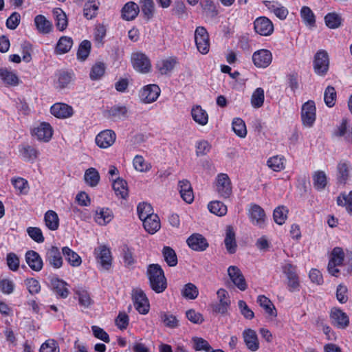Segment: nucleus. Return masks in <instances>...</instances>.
<instances>
[{"instance_id": "58", "label": "nucleus", "mask_w": 352, "mask_h": 352, "mask_svg": "<svg viewBox=\"0 0 352 352\" xmlns=\"http://www.w3.org/2000/svg\"><path fill=\"white\" fill-rule=\"evenodd\" d=\"M284 161L283 157L273 156L267 160V166L274 171H280L285 168Z\"/></svg>"}, {"instance_id": "39", "label": "nucleus", "mask_w": 352, "mask_h": 352, "mask_svg": "<svg viewBox=\"0 0 352 352\" xmlns=\"http://www.w3.org/2000/svg\"><path fill=\"white\" fill-rule=\"evenodd\" d=\"M99 2L96 0H89L85 3L83 14L87 19H92L97 14Z\"/></svg>"}, {"instance_id": "47", "label": "nucleus", "mask_w": 352, "mask_h": 352, "mask_svg": "<svg viewBox=\"0 0 352 352\" xmlns=\"http://www.w3.org/2000/svg\"><path fill=\"white\" fill-rule=\"evenodd\" d=\"M192 347L197 351H204L206 352H209L212 350V346L210 345L209 342L200 337H193L192 338Z\"/></svg>"}, {"instance_id": "49", "label": "nucleus", "mask_w": 352, "mask_h": 352, "mask_svg": "<svg viewBox=\"0 0 352 352\" xmlns=\"http://www.w3.org/2000/svg\"><path fill=\"white\" fill-rule=\"evenodd\" d=\"M141 10L144 17L149 20L153 16L155 4L153 0H140Z\"/></svg>"}, {"instance_id": "11", "label": "nucleus", "mask_w": 352, "mask_h": 352, "mask_svg": "<svg viewBox=\"0 0 352 352\" xmlns=\"http://www.w3.org/2000/svg\"><path fill=\"white\" fill-rule=\"evenodd\" d=\"M254 30L256 33L262 36H269L274 31L272 21L265 16H260L254 22Z\"/></svg>"}, {"instance_id": "15", "label": "nucleus", "mask_w": 352, "mask_h": 352, "mask_svg": "<svg viewBox=\"0 0 352 352\" xmlns=\"http://www.w3.org/2000/svg\"><path fill=\"white\" fill-rule=\"evenodd\" d=\"M116 135L112 130H104L101 131L96 137V144L102 148L111 146L116 141Z\"/></svg>"}, {"instance_id": "8", "label": "nucleus", "mask_w": 352, "mask_h": 352, "mask_svg": "<svg viewBox=\"0 0 352 352\" xmlns=\"http://www.w3.org/2000/svg\"><path fill=\"white\" fill-rule=\"evenodd\" d=\"M344 258V253L341 248L336 247L333 249L327 267L328 271L331 275L338 276L340 270L336 267L342 265Z\"/></svg>"}, {"instance_id": "61", "label": "nucleus", "mask_w": 352, "mask_h": 352, "mask_svg": "<svg viewBox=\"0 0 352 352\" xmlns=\"http://www.w3.org/2000/svg\"><path fill=\"white\" fill-rule=\"evenodd\" d=\"M336 99V91L333 87L328 86L324 94V100L327 106L332 107L335 104Z\"/></svg>"}, {"instance_id": "60", "label": "nucleus", "mask_w": 352, "mask_h": 352, "mask_svg": "<svg viewBox=\"0 0 352 352\" xmlns=\"http://www.w3.org/2000/svg\"><path fill=\"white\" fill-rule=\"evenodd\" d=\"M105 65L102 63H96L94 65L90 72V78L93 80L100 79L104 74Z\"/></svg>"}, {"instance_id": "34", "label": "nucleus", "mask_w": 352, "mask_h": 352, "mask_svg": "<svg viewBox=\"0 0 352 352\" xmlns=\"http://www.w3.org/2000/svg\"><path fill=\"white\" fill-rule=\"evenodd\" d=\"M51 285L54 292L63 298H65L69 295V290L67 288V284L58 278H52Z\"/></svg>"}, {"instance_id": "46", "label": "nucleus", "mask_w": 352, "mask_h": 352, "mask_svg": "<svg viewBox=\"0 0 352 352\" xmlns=\"http://www.w3.org/2000/svg\"><path fill=\"white\" fill-rule=\"evenodd\" d=\"M265 100L264 90L258 87L255 89L251 97V104L254 108L258 109L263 105Z\"/></svg>"}, {"instance_id": "5", "label": "nucleus", "mask_w": 352, "mask_h": 352, "mask_svg": "<svg viewBox=\"0 0 352 352\" xmlns=\"http://www.w3.org/2000/svg\"><path fill=\"white\" fill-rule=\"evenodd\" d=\"M195 41L199 52L206 54L209 52V35L204 27L199 26L195 32Z\"/></svg>"}, {"instance_id": "36", "label": "nucleus", "mask_w": 352, "mask_h": 352, "mask_svg": "<svg viewBox=\"0 0 352 352\" xmlns=\"http://www.w3.org/2000/svg\"><path fill=\"white\" fill-rule=\"evenodd\" d=\"M257 302L263 307L265 312L271 317L275 318L277 316L276 308L272 301L265 296H258Z\"/></svg>"}, {"instance_id": "33", "label": "nucleus", "mask_w": 352, "mask_h": 352, "mask_svg": "<svg viewBox=\"0 0 352 352\" xmlns=\"http://www.w3.org/2000/svg\"><path fill=\"white\" fill-rule=\"evenodd\" d=\"M127 109L124 106L115 105L106 111V116L113 120H120L126 118Z\"/></svg>"}, {"instance_id": "28", "label": "nucleus", "mask_w": 352, "mask_h": 352, "mask_svg": "<svg viewBox=\"0 0 352 352\" xmlns=\"http://www.w3.org/2000/svg\"><path fill=\"white\" fill-rule=\"evenodd\" d=\"M142 221L144 229L150 234H155L161 227L160 218L156 214L147 217Z\"/></svg>"}, {"instance_id": "52", "label": "nucleus", "mask_w": 352, "mask_h": 352, "mask_svg": "<svg viewBox=\"0 0 352 352\" xmlns=\"http://www.w3.org/2000/svg\"><path fill=\"white\" fill-rule=\"evenodd\" d=\"M288 214V210L284 206H280L275 208L273 213V217L274 221L278 225H283Z\"/></svg>"}, {"instance_id": "51", "label": "nucleus", "mask_w": 352, "mask_h": 352, "mask_svg": "<svg viewBox=\"0 0 352 352\" xmlns=\"http://www.w3.org/2000/svg\"><path fill=\"white\" fill-rule=\"evenodd\" d=\"M162 253L164 260L169 266L174 267L177 264V257L173 248L168 246H165L163 248Z\"/></svg>"}, {"instance_id": "64", "label": "nucleus", "mask_w": 352, "mask_h": 352, "mask_svg": "<svg viewBox=\"0 0 352 352\" xmlns=\"http://www.w3.org/2000/svg\"><path fill=\"white\" fill-rule=\"evenodd\" d=\"M39 352H59L58 344L54 339L47 340L42 344Z\"/></svg>"}, {"instance_id": "44", "label": "nucleus", "mask_w": 352, "mask_h": 352, "mask_svg": "<svg viewBox=\"0 0 352 352\" xmlns=\"http://www.w3.org/2000/svg\"><path fill=\"white\" fill-rule=\"evenodd\" d=\"M85 182L91 187L96 186L100 181V175L94 168H88L84 175Z\"/></svg>"}, {"instance_id": "24", "label": "nucleus", "mask_w": 352, "mask_h": 352, "mask_svg": "<svg viewBox=\"0 0 352 352\" xmlns=\"http://www.w3.org/2000/svg\"><path fill=\"white\" fill-rule=\"evenodd\" d=\"M25 261L29 267L34 271L39 272L43 267V260L38 253L29 250L25 254Z\"/></svg>"}, {"instance_id": "56", "label": "nucleus", "mask_w": 352, "mask_h": 352, "mask_svg": "<svg viewBox=\"0 0 352 352\" xmlns=\"http://www.w3.org/2000/svg\"><path fill=\"white\" fill-rule=\"evenodd\" d=\"M139 218L143 221L147 217L155 214L151 204L147 203L139 204L137 208Z\"/></svg>"}, {"instance_id": "45", "label": "nucleus", "mask_w": 352, "mask_h": 352, "mask_svg": "<svg viewBox=\"0 0 352 352\" xmlns=\"http://www.w3.org/2000/svg\"><path fill=\"white\" fill-rule=\"evenodd\" d=\"M208 208L210 212L219 217L224 216L227 213V206L220 201H210Z\"/></svg>"}, {"instance_id": "30", "label": "nucleus", "mask_w": 352, "mask_h": 352, "mask_svg": "<svg viewBox=\"0 0 352 352\" xmlns=\"http://www.w3.org/2000/svg\"><path fill=\"white\" fill-rule=\"evenodd\" d=\"M62 254L65 256V260L72 267H79L82 263L81 257L72 249L68 247L62 248Z\"/></svg>"}, {"instance_id": "17", "label": "nucleus", "mask_w": 352, "mask_h": 352, "mask_svg": "<svg viewBox=\"0 0 352 352\" xmlns=\"http://www.w3.org/2000/svg\"><path fill=\"white\" fill-rule=\"evenodd\" d=\"M250 218L252 223L261 228L265 226L266 215L264 210L258 205H253L250 210Z\"/></svg>"}, {"instance_id": "54", "label": "nucleus", "mask_w": 352, "mask_h": 352, "mask_svg": "<svg viewBox=\"0 0 352 352\" xmlns=\"http://www.w3.org/2000/svg\"><path fill=\"white\" fill-rule=\"evenodd\" d=\"M300 16L307 25L314 27L316 23L315 15L307 6H303L300 10Z\"/></svg>"}, {"instance_id": "37", "label": "nucleus", "mask_w": 352, "mask_h": 352, "mask_svg": "<svg viewBox=\"0 0 352 352\" xmlns=\"http://www.w3.org/2000/svg\"><path fill=\"white\" fill-rule=\"evenodd\" d=\"M44 220L46 226L51 230H56L59 226V218L56 212L48 210L45 212Z\"/></svg>"}, {"instance_id": "3", "label": "nucleus", "mask_w": 352, "mask_h": 352, "mask_svg": "<svg viewBox=\"0 0 352 352\" xmlns=\"http://www.w3.org/2000/svg\"><path fill=\"white\" fill-rule=\"evenodd\" d=\"M131 296L136 310L141 314H146L150 305L144 292L140 288H135L132 290Z\"/></svg>"}, {"instance_id": "55", "label": "nucleus", "mask_w": 352, "mask_h": 352, "mask_svg": "<svg viewBox=\"0 0 352 352\" xmlns=\"http://www.w3.org/2000/svg\"><path fill=\"white\" fill-rule=\"evenodd\" d=\"M338 206H345L349 213H352V190L349 194L342 193L337 197Z\"/></svg>"}, {"instance_id": "59", "label": "nucleus", "mask_w": 352, "mask_h": 352, "mask_svg": "<svg viewBox=\"0 0 352 352\" xmlns=\"http://www.w3.org/2000/svg\"><path fill=\"white\" fill-rule=\"evenodd\" d=\"M182 293L186 298L193 300L197 297L199 291L195 285L189 283L184 285Z\"/></svg>"}, {"instance_id": "57", "label": "nucleus", "mask_w": 352, "mask_h": 352, "mask_svg": "<svg viewBox=\"0 0 352 352\" xmlns=\"http://www.w3.org/2000/svg\"><path fill=\"white\" fill-rule=\"evenodd\" d=\"M91 44L88 40H84L79 45L77 56L81 60H85L89 56L91 51Z\"/></svg>"}, {"instance_id": "14", "label": "nucleus", "mask_w": 352, "mask_h": 352, "mask_svg": "<svg viewBox=\"0 0 352 352\" xmlns=\"http://www.w3.org/2000/svg\"><path fill=\"white\" fill-rule=\"evenodd\" d=\"M51 113L57 118L65 119L70 118L74 114L72 107L65 103L57 102L50 108Z\"/></svg>"}, {"instance_id": "26", "label": "nucleus", "mask_w": 352, "mask_h": 352, "mask_svg": "<svg viewBox=\"0 0 352 352\" xmlns=\"http://www.w3.org/2000/svg\"><path fill=\"white\" fill-rule=\"evenodd\" d=\"M224 243L227 251L230 254L235 253L237 245L235 239V233L233 228L231 226H228L226 227Z\"/></svg>"}, {"instance_id": "63", "label": "nucleus", "mask_w": 352, "mask_h": 352, "mask_svg": "<svg viewBox=\"0 0 352 352\" xmlns=\"http://www.w3.org/2000/svg\"><path fill=\"white\" fill-rule=\"evenodd\" d=\"M176 63L174 58L164 60L157 65V67L161 74H166L174 68Z\"/></svg>"}, {"instance_id": "13", "label": "nucleus", "mask_w": 352, "mask_h": 352, "mask_svg": "<svg viewBox=\"0 0 352 352\" xmlns=\"http://www.w3.org/2000/svg\"><path fill=\"white\" fill-rule=\"evenodd\" d=\"M272 55L267 50H260L252 55V60L257 67L265 68L272 63Z\"/></svg>"}, {"instance_id": "31", "label": "nucleus", "mask_w": 352, "mask_h": 352, "mask_svg": "<svg viewBox=\"0 0 352 352\" xmlns=\"http://www.w3.org/2000/svg\"><path fill=\"white\" fill-rule=\"evenodd\" d=\"M139 6L134 2H129L122 9V18L126 21L134 19L139 13Z\"/></svg>"}, {"instance_id": "40", "label": "nucleus", "mask_w": 352, "mask_h": 352, "mask_svg": "<svg viewBox=\"0 0 352 352\" xmlns=\"http://www.w3.org/2000/svg\"><path fill=\"white\" fill-rule=\"evenodd\" d=\"M313 184L316 190H323L327 184V178L325 173L322 170L316 171L313 175Z\"/></svg>"}, {"instance_id": "19", "label": "nucleus", "mask_w": 352, "mask_h": 352, "mask_svg": "<svg viewBox=\"0 0 352 352\" xmlns=\"http://www.w3.org/2000/svg\"><path fill=\"white\" fill-rule=\"evenodd\" d=\"M45 260L56 269L61 267L63 263L61 252L56 246H52L47 250Z\"/></svg>"}, {"instance_id": "48", "label": "nucleus", "mask_w": 352, "mask_h": 352, "mask_svg": "<svg viewBox=\"0 0 352 352\" xmlns=\"http://www.w3.org/2000/svg\"><path fill=\"white\" fill-rule=\"evenodd\" d=\"M232 129L234 133L240 138H245L247 135L246 126L245 122L241 118H234L232 121Z\"/></svg>"}, {"instance_id": "23", "label": "nucleus", "mask_w": 352, "mask_h": 352, "mask_svg": "<svg viewBox=\"0 0 352 352\" xmlns=\"http://www.w3.org/2000/svg\"><path fill=\"white\" fill-rule=\"evenodd\" d=\"M332 323L340 329L346 328L349 323L348 316L339 309H333L331 312Z\"/></svg>"}, {"instance_id": "12", "label": "nucleus", "mask_w": 352, "mask_h": 352, "mask_svg": "<svg viewBox=\"0 0 352 352\" xmlns=\"http://www.w3.org/2000/svg\"><path fill=\"white\" fill-rule=\"evenodd\" d=\"M186 243L192 250L197 252L206 250L209 245L206 239L198 233L190 235L187 239Z\"/></svg>"}, {"instance_id": "32", "label": "nucleus", "mask_w": 352, "mask_h": 352, "mask_svg": "<svg viewBox=\"0 0 352 352\" xmlns=\"http://www.w3.org/2000/svg\"><path fill=\"white\" fill-rule=\"evenodd\" d=\"M112 186L118 197L126 199L128 197L129 191L125 180L119 177L113 181Z\"/></svg>"}, {"instance_id": "27", "label": "nucleus", "mask_w": 352, "mask_h": 352, "mask_svg": "<svg viewBox=\"0 0 352 352\" xmlns=\"http://www.w3.org/2000/svg\"><path fill=\"white\" fill-rule=\"evenodd\" d=\"M34 24L39 33L47 34L52 30V23L42 14H38L34 18Z\"/></svg>"}, {"instance_id": "41", "label": "nucleus", "mask_w": 352, "mask_h": 352, "mask_svg": "<svg viewBox=\"0 0 352 352\" xmlns=\"http://www.w3.org/2000/svg\"><path fill=\"white\" fill-rule=\"evenodd\" d=\"M72 45L73 40L71 37L61 36L57 43L56 52L59 54L67 53L70 50Z\"/></svg>"}, {"instance_id": "9", "label": "nucleus", "mask_w": 352, "mask_h": 352, "mask_svg": "<svg viewBox=\"0 0 352 352\" xmlns=\"http://www.w3.org/2000/svg\"><path fill=\"white\" fill-rule=\"evenodd\" d=\"M351 175V164L346 160H341L336 166L337 183L340 185H345Z\"/></svg>"}, {"instance_id": "53", "label": "nucleus", "mask_w": 352, "mask_h": 352, "mask_svg": "<svg viewBox=\"0 0 352 352\" xmlns=\"http://www.w3.org/2000/svg\"><path fill=\"white\" fill-rule=\"evenodd\" d=\"M160 318L164 325L168 328L174 329L179 325V321L176 316L172 314L162 311L160 313Z\"/></svg>"}, {"instance_id": "1", "label": "nucleus", "mask_w": 352, "mask_h": 352, "mask_svg": "<svg viewBox=\"0 0 352 352\" xmlns=\"http://www.w3.org/2000/svg\"><path fill=\"white\" fill-rule=\"evenodd\" d=\"M146 275L151 288L156 293H162L167 287L166 278L161 266L158 264H150Z\"/></svg>"}, {"instance_id": "7", "label": "nucleus", "mask_w": 352, "mask_h": 352, "mask_svg": "<svg viewBox=\"0 0 352 352\" xmlns=\"http://www.w3.org/2000/svg\"><path fill=\"white\" fill-rule=\"evenodd\" d=\"M131 62L133 68L140 73L146 74L151 70V61L148 57L142 52L133 53L131 55Z\"/></svg>"}, {"instance_id": "50", "label": "nucleus", "mask_w": 352, "mask_h": 352, "mask_svg": "<svg viewBox=\"0 0 352 352\" xmlns=\"http://www.w3.org/2000/svg\"><path fill=\"white\" fill-rule=\"evenodd\" d=\"M326 25L331 29H336L340 26L342 19L336 12H331L324 16Z\"/></svg>"}, {"instance_id": "2", "label": "nucleus", "mask_w": 352, "mask_h": 352, "mask_svg": "<svg viewBox=\"0 0 352 352\" xmlns=\"http://www.w3.org/2000/svg\"><path fill=\"white\" fill-rule=\"evenodd\" d=\"M214 188L220 198L226 199L232 194V186L229 176L226 173H219L217 175Z\"/></svg>"}, {"instance_id": "10", "label": "nucleus", "mask_w": 352, "mask_h": 352, "mask_svg": "<svg viewBox=\"0 0 352 352\" xmlns=\"http://www.w3.org/2000/svg\"><path fill=\"white\" fill-rule=\"evenodd\" d=\"M228 274L233 284L239 289L245 291L248 288L245 277L238 267L230 266L228 269Z\"/></svg>"}, {"instance_id": "35", "label": "nucleus", "mask_w": 352, "mask_h": 352, "mask_svg": "<svg viewBox=\"0 0 352 352\" xmlns=\"http://www.w3.org/2000/svg\"><path fill=\"white\" fill-rule=\"evenodd\" d=\"M113 218V213L109 208H100L96 210L94 217L96 222L101 226H104L109 223Z\"/></svg>"}, {"instance_id": "43", "label": "nucleus", "mask_w": 352, "mask_h": 352, "mask_svg": "<svg viewBox=\"0 0 352 352\" xmlns=\"http://www.w3.org/2000/svg\"><path fill=\"white\" fill-rule=\"evenodd\" d=\"M56 20V25L60 31L66 29L68 22L65 13L60 8H55L53 11Z\"/></svg>"}, {"instance_id": "22", "label": "nucleus", "mask_w": 352, "mask_h": 352, "mask_svg": "<svg viewBox=\"0 0 352 352\" xmlns=\"http://www.w3.org/2000/svg\"><path fill=\"white\" fill-rule=\"evenodd\" d=\"M243 338L248 349L252 351H256L259 348V342L256 333L252 329H245Z\"/></svg>"}, {"instance_id": "42", "label": "nucleus", "mask_w": 352, "mask_h": 352, "mask_svg": "<svg viewBox=\"0 0 352 352\" xmlns=\"http://www.w3.org/2000/svg\"><path fill=\"white\" fill-rule=\"evenodd\" d=\"M19 151L26 160L33 161L36 160L38 155V151L29 144H23L20 146Z\"/></svg>"}, {"instance_id": "21", "label": "nucleus", "mask_w": 352, "mask_h": 352, "mask_svg": "<svg viewBox=\"0 0 352 352\" xmlns=\"http://www.w3.org/2000/svg\"><path fill=\"white\" fill-rule=\"evenodd\" d=\"M95 254L98 262L105 269H109L111 265V254L110 250L105 245H102L95 250Z\"/></svg>"}, {"instance_id": "18", "label": "nucleus", "mask_w": 352, "mask_h": 352, "mask_svg": "<svg viewBox=\"0 0 352 352\" xmlns=\"http://www.w3.org/2000/svg\"><path fill=\"white\" fill-rule=\"evenodd\" d=\"M160 94V89L157 85H148L140 91V98L145 103H151L157 99Z\"/></svg>"}, {"instance_id": "38", "label": "nucleus", "mask_w": 352, "mask_h": 352, "mask_svg": "<svg viewBox=\"0 0 352 352\" xmlns=\"http://www.w3.org/2000/svg\"><path fill=\"white\" fill-rule=\"evenodd\" d=\"M0 78L4 83L10 86H16L19 82V78L16 74L5 68L0 69Z\"/></svg>"}, {"instance_id": "20", "label": "nucleus", "mask_w": 352, "mask_h": 352, "mask_svg": "<svg viewBox=\"0 0 352 352\" xmlns=\"http://www.w3.org/2000/svg\"><path fill=\"white\" fill-rule=\"evenodd\" d=\"M33 135H35L38 140L43 142H49L53 135V129L47 122H42L33 130Z\"/></svg>"}, {"instance_id": "4", "label": "nucleus", "mask_w": 352, "mask_h": 352, "mask_svg": "<svg viewBox=\"0 0 352 352\" xmlns=\"http://www.w3.org/2000/svg\"><path fill=\"white\" fill-rule=\"evenodd\" d=\"M316 109L313 100H308L304 103L301 108V119L304 126L311 127L316 118Z\"/></svg>"}, {"instance_id": "29", "label": "nucleus", "mask_w": 352, "mask_h": 352, "mask_svg": "<svg viewBox=\"0 0 352 352\" xmlns=\"http://www.w3.org/2000/svg\"><path fill=\"white\" fill-rule=\"evenodd\" d=\"M191 115L194 121L201 126H205L208 122V113L199 105L192 107Z\"/></svg>"}, {"instance_id": "6", "label": "nucleus", "mask_w": 352, "mask_h": 352, "mask_svg": "<svg viewBox=\"0 0 352 352\" xmlns=\"http://www.w3.org/2000/svg\"><path fill=\"white\" fill-rule=\"evenodd\" d=\"M329 55L325 50H319L314 56V69L315 72L320 76H324L329 69Z\"/></svg>"}, {"instance_id": "16", "label": "nucleus", "mask_w": 352, "mask_h": 352, "mask_svg": "<svg viewBox=\"0 0 352 352\" xmlns=\"http://www.w3.org/2000/svg\"><path fill=\"white\" fill-rule=\"evenodd\" d=\"M217 295L219 299V303L214 305L213 310L216 313L225 314L228 311L230 305L228 293L226 289L221 288L217 291Z\"/></svg>"}, {"instance_id": "25", "label": "nucleus", "mask_w": 352, "mask_h": 352, "mask_svg": "<svg viewBox=\"0 0 352 352\" xmlns=\"http://www.w3.org/2000/svg\"><path fill=\"white\" fill-rule=\"evenodd\" d=\"M178 188L183 200L188 204L192 203L194 200V195L190 182L187 179L179 181Z\"/></svg>"}, {"instance_id": "62", "label": "nucleus", "mask_w": 352, "mask_h": 352, "mask_svg": "<svg viewBox=\"0 0 352 352\" xmlns=\"http://www.w3.org/2000/svg\"><path fill=\"white\" fill-rule=\"evenodd\" d=\"M122 256L124 265L130 267L135 263V259L132 250L127 246L124 245L122 249Z\"/></svg>"}]
</instances>
